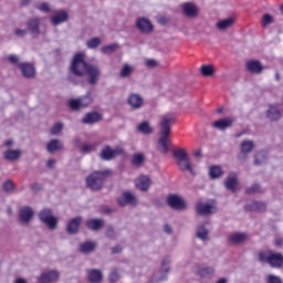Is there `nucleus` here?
<instances>
[{"mask_svg": "<svg viewBox=\"0 0 283 283\" xmlns=\"http://www.w3.org/2000/svg\"><path fill=\"white\" fill-rule=\"evenodd\" d=\"M87 275H88V282L91 283L103 282V272H101V270H90Z\"/></svg>", "mask_w": 283, "mask_h": 283, "instance_id": "25", "label": "nucleus"}, {"mask_svg": "<svg viewBox=\"0 0 283 283\" xmlns=\"http://www.w3.org/2000/svg\"><path fill=\"white\" fill-rule=\"evenodd\" d=\"M177 165L180 171H189L190 174H193V168H191V161L189 160V157L178 160Z\"/></svg>", "mask_w": 283, "mask_h": 283, "instance_id": "29", "label": "nucleus"}, {"mask_svg": "<svg viewBox=\"0 0 283 283\" xmlns=\"http://www.w3.org/2000/svg\"><path fill=\"white\" fill-rule=\"evenodd\" d=\"M28 30L32 36H39L41 33L39 27L41 25V20L39 18H32L28 21Z\"/></svg>", "mask_w": 283, "mask_h": 283, "instance_id": "18", "label": "nucleus"}, {"mask_svg": "<svg viewBox=\"0 0 283 283\" xmlns=\"http://www.w3.org/2000/svg\"><path fill=\"white\" fill-rule=\"evenodd\" d=\"M108 174L109 171L92 172L88 177H86V187L92 189V191H98V189H103V185H105V180L107 179Z\"/></svg>", "mask_w": 283, "mask_h": 283, "instance_id": "3", "label": "nucleus"}, {"mask_svg": "<svg viewBox=\"0 0 283 283\" xmlns=\"http://www.w3.org/2000/svg\"><path fill=\"white\" fill-rule=\"evenodd\" d=\"M98 120H101V114L93 112L86 114V116L82 119V123L85 125H92L94 123H98Z\"/></svg>", "mask_w": 283, "mask_h": 283, "instance_id": "28", "label": "nucleus"}, {"mask_svg": "<svg viewBox=\"0 0 283 283\" xmlns=\"http://www.w3.org/2000/svg\"><path fill=\"white\" fill-rule=\"evenodd\" d=\"M222 167L220 166H212L210 167L209 175L210 178H220L222 176Z\"/></svg>", "mask_w": 283, "mask_h": 283, "instance_id": "39", "label": "nucleus"}, {"mask_svg": "<svg viewBox=\"0 0 283 283\" xmlns=\"http://www.w3.org/2000/svg\"><path fill=\"white\" fill-rule=\"evenodd\" d=\"M19 218H20V222H22L23 224H28V222H30V220L34 218V210H32V208L30 207H24L20 209Z\"/></svg>", "mask_w": 283, "mask_h": 283, "instance_id": "15", "label": "nucleus"}, {"mask_svg": "<svg viewBox=\"0 0 283 283\" xmlns=\"http://www.w3.org/2000/svg\"><path fill=\"white\" fill-rule=\"evenodd\" d=\"M266 283H282V279L280 276L270 274L268 275Z\"/></svg>", "mask_w": 283, "mask_h": 283, "instance_id": "51", "label": "nucleus"}, {"mask_svg": "<svg viewBox=\"0 0 283 283\" xmlns=\"http://www.w3.org/2000/svg\"><path fill=\"white\" fill-rule=\"evenodd\" d=\"M116 50H118V44L114 43L102 46L101 52H103V54H112L113 52H116Z\"/></svg>", "mask_w": 283, "mask_h": 283, "instance_id": "41", "label": "nucleus"}, {"mask_svg": "<svg viewBox=\"0 0 283 283\" xmlns=\"http://www.w3.org/2000/svg\"><path fill=\"white\" fill-rule=\"evenodd\" d=\"M199 275H201V277H209V275H213V269L203 268L199 271Z\"/></svg>", "mask_w": 283, "mask_h": 283, "instance_id": "48", "label": "nucleus"}, {"mask_svg": "<svg viewBox=\"0 0 283 283\" xmlns=\"http://www.w3.org/2000/svg\"><path fill=\"white\" fill-rule=\"evenodd\" d=\"M264 205L262 202L253 201L251 205H247V211H262Z\"/></svg>", "mask_w": 283, "mask_h": 283, "instance_id": "40", "label": "nucleus"}, {"mask_svg": "<svg viewBox=\"0 0 283 283\" xmlns=\"http://www.w3.org/2000/svg\"><path fill=\"white\" fill-rule=\"evenodd\" d=\"M59 276H60L59 271H55V270L44 271L38 277V283H54V282H59Z\"/></svg>", "mask_w": 283, "mask_h": 283, "instance_id": "7", "label": "nucleus"}, {"mask_svg": "<svg viewBox=\"0 0 283 283\" xmlns=\"http://www.w3.org/2000/svg\"><path fill=\"white\" fill-rule=\"evenodd\" d=\"M196 210L199 216H209L210 213H216V207L205 202H198Z\"/></svg>", "mask_w": 283, "mask_h": 283, "instance_id": "13", "label": "nucleus"}, {"mask_svg": "<svg viewBox=\"0 0 283 283\" xmlns=\"http://www.w3.org/2000/svg\"><path fill=\"white\" fill-rule=\"evenodd\" d=\"M247 191H248V193H258V191H260V186L253 185Z\"/></svg>", "mask_w": 283, "mask_h": 283, "instance_id": "57", "label": "nucleus"}, {"mask_svg": "<svg viewBox=\"0 0 283 283\" xmlns=\"http://www.w3.org/2000/svg\"><path fill=\"white\" fill-rule=\"evenodd\" d=\"M120 154H123V148L112 149V147L105 146L102 149L101 158H102V160H112V158H114Z\"/></svg>", "mask_w": 283, "mask_h": 283, "instance_id": "10", "label": "nucleus"}, {"mask_svg": "<svg viewBox=\"0 0 283 283\" xmlns=\"http://www.w3.org/2000/svg\"><path fill=\"white\" fill-rule=\"evenodd\" d=\"M266 160V154L264 153H259L256 156H255V165H262V163H264Z\"/></svg>", "mask_w": 283, "mask_h": 283, "instance_id": "50", "label": "nucleus"}, {"mask_svg": "<svg viewBox=\"0 0 283 283\" xmlns=\"http://www.w3.org/2000/svg\"><path fill=\"white\" fill-rule=\"evenodd\" d=\"M268 118H270V120H280V118H282V109L280 106H270L268 109Z\"/></svg>", "mask_w": 283, "mask_h": 283, "instance_id": "24", "label": "nucleus"}, {"mask_svg": "<svg viewBox=\"0 0 283 283\" xmlns=\"http://www.w3.org/2000/svg\"><path fill=\"white\" fill-rule=\"evenodd\" d=\"M117 202H118L119 207H127V205H130V207H136V205H138V199L132 192H124L117 199Z\"/></svg>", "mask_w": 283, "mask_h": 283, "instance_id": "8", "label": "nucleus"}, {"mask_svg": "<svg viewBox=\"0 0 283 283\" xmlns=\"http://www.w3.org/2000/svg\"><path fill=\"white\" fill-rule=\"evenodd\" d=\"M14 34H15V36H25V34H28V30H25V29H15Z\"/></svg>", "mask_w": 283, "mask_h": 283, "instance_id": "56", "label": "nucleus"}, {"mask_svg": "<svg viewBox=\"0 0 283 283\" xmlns=\"http://www.w3.org/2000/svg\"><path fill=\"white\" fill-rule=\"evenodd\" d=\"M164 231H165L166 233H171V226L166 224V226L164 227Z\"/></svg>", "mask_w": 283, "mask_h": 283, "instance_id": "62", "label": "nucleus"}, {"mask_svg": "<svg viewBox=\"0 0 283 283\" xmlns=\"http://www.w3.org/2000/svg\"><path fill=\"white\" fill-rule=\"evenodd\" d=\"M271 23H273V15L265 13L262 18L263 28H268V25H271Z\"/></svg>", "mask_w": 283, "mask_h": 283, "instance_id": "47", "label": "nucleus"}, {"mask_svg": "<svg viewBox=\"0 0 283 283\" xmlns=\"http://www.w3.org/2000/svg\"><path fill=\"white\" fill-rule=\"evenodd\" d=\"M145 65L147 67H156V65H158V62L156 60H154V59H147L145 61Z\"/></svg>", "mask_w": 283, "mask_h": 283, "instance_id": "53", "label": "nucleus"}, {"mask_svg": "<svg viewBox=\"0 0 283 283\" xmlns=\"http://www.w3.org/2000/svg\"><path fill=\"white\" fill-rule=\"evenodd\" d=\"M101 45V38H93L91 40H88L86 42V46L90 49V50H94L96 49L97 46Z\"/></svg>", "mask_w": 283, "mask_h": 283, "instance_id": "44", "label": "nucleus"}, {"mask_svg": "<svg viewBox=\"0 0 283 283\" xmlns=\"http://www.w3.org/2000/svg\"><path fill=\"white\" fill-rule=\"evenodd\" d=\"M128 105H130L133 109H140V107H143V97L138 94H130L128 96Z\"/></svg>", "mask_w": 283, "mask_h": 283, "instance_id": "22", "label": "nucleus"}, {"mask_svg": "<svg viewBox=\"0 0 283 283\" xmlns=\"http://www.w3.org/2000/svg\"><path fill=\"white\" fill-rule=\"evenodd\" d=\"M260 262H269L270 266L280 269L283 265V256L280 253H273L271 251L259 252Z\"/></svg>", "mask_w": 283, "mask_h": 283, "instance_id": "4", "label": "nucleus"}, {"mask_svg": "<svg viewBox=\"0 0 283 283\" xmlns=\"http://www.w3.org/2000/svg\"><path fill=\"white\" fill-rule=\"evenodd\" d=\"M133 72H135V67H134V65H130V64H124L123 66H122V70H120V72H119V76L122 77V78H129V75L133 73Z\"/></svg>", "mask_w": 283, "mask_h": 283, "instance_id": "32", "label": "nucleus"}, {"mask_svg": "<svg viewBox=\"0 0 283 283\" xmlns=\"http://www.w3.org/2000/svg\"><path fill=\"white\" fill-rule=\"evenodd\" d=\"M197 238L202 240V242L209 240V230H207L205 227L198 228Z\"/></svg>", "mask_w": 283, "mask_h": 283, "instance_id": "37", "label": "nucleus"}, {"mask_svg": "<svg viewBox=\"0 0 283 283\" xmlns=\"http://www.w3.org/2000/svg\"><path fill=\"white\" fill-rule=\"evenodd\" d=\"M136 25L140 32L149 34V32L154 31V25L147 18H139L136 22Z\"/></svg>", "mask_w": 283, "mask_h": 283, "instance_id": "14", "label": "nucleus"}, {"mask_svg": "<svg viewBox=\"0 0 283 283\" xmlns=\"http://www.w3.org/2000/svg\"><path fill=\"white\" fill-rule=\"evenodd\" d=\"M106 235H107V238H112V235H114V228L109 227V228L106 230Z\"/></svg>", "mask_w": 283, "mask_h": 283, "instance_id": "60", "label": "nucleus"}, {"mask_svg": "<svg viewBox=\"0 0 283 283\" xmlns=\"http://www.w3.org/2000/svg\"><path fill=\"white\" fill-rule=\"evenodd\" d=\"M94 103V96H92V92H87L86 95L73 98L69 101V106L71 109H81V107H87Z\"/></svg>", "mask_w": 283, "mask_h": 283, "instance_id": "6", "label": "nucleus"}, {"mask_svg": "<svg viewBox=\"0 0 283 283\" xmlns=\"http://www.w3.org/2000/svg\"><path fill=\"white\" fill-rule=\"evenodd\" d=\"M8 62L12 63L13 65H17V63H19V56H17V55H9L8 56Z\"/></svg>", "mask_w": 283, "mask_h": 283, "instance_id": "58", "label": "nucleus"}, {"mask_svg": "<svg viewBox=\"0 0 283 283\" xmlns=\"http://www.w3.org/2000/svg\"><path fill=\"white\" fill-rule=\"evenodd\" d=\"M19 67L22 76H24L25 78H32L34 74H36L34 65H32L31 63H20Z\"/></svg>", "mask_w": 283, "mask_h": 283, "instance_id": "17", "label": "nucleus"}, {"mask_svg": "<svg viewBox=\"0 0 283 283\" xmlns=\"http://www.w3.org/2000/svg\"><path fill=\"white\" fill-rule=\"evenodd\" d=\"M181 8L185 17H188L189 19H193L198 17V12H199L198 7L192 2H186L182 4Z\"/></svg>", "mask_w": 283, "mask_h": 283, "instance_id": "12", "label": "nucleus"}, {"mask_svg": "<svg viewBox=\"0 0 283 283\" xmlns=\"http://www.w3.org/2000/svg\"><path fill=\"white\" fill-rule=\"evenodd\" d=\"M113 253H120L123 251V248L120 245H116L115 248L112 249Z\"/></svg>", "mask_w": 283, "mask_h": 283, "instance_id": "61", "label": "nucleus"}, {"mask_svg": "<svg viewBox=\"0 0 283 283\" xmlns=\"http://www.w3.org/2000/svg\"><path fill=\"white\" fill-rule=\"evenodd\" d=\"M61 132H63V123H56L55 125H53V127L51 128V134L53 136H59V134H61Z\"/></svg>", "mask_w": 283, "mask_h": 283, "instance_id": "46", "label": "nucleus"}, {"mask_svg": "<svg viewBox=\"0 0 283 283\" xmlns=\"http://www.w3.org/2000/svg\"><path fill=\"white\" fill-rule=\"evenodd\" d=\"M135 186L139 191H148L151 187V179L147 175H142L135 180Z\"/></svg>", "mask_w": 283, "mask_h": 283, "instance_id": "11", "label": "nucleus"}, {"mask_svg": "<svg viewBox=\"0 0 283 283\" xmlns=\"http://www.w3.org/2000/svg\"><path fill=\"white\" fill-rule=\"evenodd\" d=\"M103 224L104 222L101 219H92L86 222V227L91 229V231H98Z\"/></svg>", "mask_w": 283, "mask_h": 283, "instance_id": "33", "label": "nucleus"}, {"mask_svg": "<svg viewBox=\"0 0 283 283\" xmlns=\"http://www.w3.org/2000/svg\"><path fill=\"white\" fill-rule=\"evenodd\" d=\"M132 163H133V165L140 167V165H143V163H145V155L144 154L134 155Z\"/></svg>", "mask_w": 283, "mask_h": 283, "instance_id": "45", "label": "nucleus"}, {"mask_svg": "<svg viewBox=\"0 0 283 283\" xmlns=\"http://www.w3.org/2000/svg\"><path fill=\"white\" fill-rule=\"evenodd\" d=\"M174 156L178 160H185L186 158H189V155H187V151L182 148H179V149L175 150Z\"/></svg>", "mask_w": 283, "mask_h": 283, "instance_id": "43", "label": "nucleus"}, {"mask_svg": "<svg viewBox=\"0 0 283 283\" xmlns=\"http://www.w3.org/2000/svg\"><path fill=\"white\" fill-rule=\"evenodd\" d=\"M200 72L202 76H213L216 69L212 65H202Z\"/></svg>", "mask_w": 283, "mask_h": 283, "instance_id": "38", "label": "nucleus"}, {"mask_svg": "<svg viewBox=\"0 0 283 283\" xmlns=\"http://www.w3.org/2000/svg\"><path fill=\"white\" fill-rule=\"evenodd\" d=\"M245 67L251 74H262V71L264 70V66H262V63L258 60L248 61Z\"/></svg>", "mask_w": 283, "mask_h": 283, "instance_id": "16", "label": "nucleus"}, {"mask_svg": "<svg viewBox=\"0 0 283 283\" xmlns=\"http://www.w3.org/2000/svg\"><path fill=\"white\" fill-rule=\"evenodd\" d=\"M61 149H63V142L59 139H53L46 145V151H49V154H54V151H61Z\"/></svg>", "mask_w": 283, "mask_h": 283, "instance_id": "23", "label": "nucleus"}, {"mask_svg": "<svg viewBox=\"0 0 283 283\" xmlns=\"http://www.w3.org/2000/svg\"><path fill=\"white\" fill-rule=\"evenodd\" d=\"M81 217L72 219L66 227L67 233H76V231H78V227L81 226Z\"/></svg>", "mask_w": 283, "mask_h": 283, "instance_id": "27", "label": "nucleus"}, {"mask_svg": "<svg viewBox=\"0 0 283 283\" xmlns=\"http://www.w3.org/2000/svg\"><path fill=\"white\" fill-rule=\"evenodd\" d=\"M38 10L41 12H50V4L43 2L38 7Z\"/></svg>", "mask_w": 283, "mask_h": 283, "instance_id": "55", "label": "nucleus"}, {"mask_svg": "<svg viewBox=\"0 0 283 283\" xmlns=\"http://www.w3.org/2000/svg\"><path fill=\"white\" fill-rule=\"evenodd\" d=\"M15 283H28V282H25L24 279H17V280H15Z\"/></svg>", "mask_w": 283, "mask_h": 283, "instance_id": "63", "label": "nucleus"}, {"mask_svg": "<svg viewBox=\"0 0 283 283\" xmlns=\"http://www.w3.org/2000/svg\"><path fill=\"white\" fill-rule=\"evenodd\" d=\"M234 120L235 119H233V118H222V119L216 120L212 124V127H214V129L224 130V129L231 127V125H233Z\"/></svg>", "mask_w": 283, "mask_h": 283, "instance_id": "21", "label": "nucleus"}, {"mask_svg": "<svg viewBox=\"0 0 283 283\" xmlns=\"http://www.w3.org/2000/svg\"><path fill=\"white\" fill-rule=\"evenodd\" d=\"M40 221L43 222L50 229L51 231H54L56 229V226L59 224V219L52 214L51 209H43L39 213Z\"/></svg>", "mask_w": 283, "mask_h": 283, "instance_id": "5", "label": "nucleus"}, {"mask_svg": "<svg viewBox=\"0 0 283 283\" xmlns=\"http://www.w3.org/2000/svg\"><path fill=\"white\" fill-rule=\"evenodd\" d=\"M224 185L228 191H235L238 189V175H235V172H231L227 177Z\"/></svg>", "mask_w": 283, "mask_h": 283, "instance_id": "19", "label": "nucleus"}, {"mask_svg": "<svg viewBox=\"0 0 283 283\" xmlns=\"http://www.w3.org/2000/svg\"><path fill=\"white\" fill-rule=\"evenodd\" d=\"M4 191H12L14 189V184L12 181H6L3 184Z\"/></svg>", "mask_w": 283, "mask_h": 283, "instance_id": "52", "label": "nucleus"}, {"mask_svg": "<svg viewBox=\"0 0 283 283\" xmlns=\"http://www.w3.org/2000/svg\"><path fill=\"white\" fill-rule=\"evenodd\" d=\"M167 202L169 207H171V209H177L178 211L182 209H187V203L179 196H176V195L169 196L167 199Z\"/></svg>", "mask_w": 283, "mask_h": 283, "instance_id": "9", "label": "nucleus"}, {"mask_svg": "<svg viewBox=\"0 0 283 283\" xmlns=\"http://www.w3.org/2000/svg\"><path fill=\"white\" fill-rule=\"evenodd\" d=\"M4 158L10 161L19 160L21 158V151L19 149H9L4 153Z\"/></svg>", "mask_w": 283, "mask_h": 283, "instance_id": "31", "label": "nucleus"}, {"mask_svg": "<svg viewBox=\"0 0 283 283\" xmlns=\"http://www.w3.org/2000/svg\"><path fill=\"white\" fill-rule=\"evenodd\" d=\"M233 23H235V20L233 18H227L217 22L216 28L217 30L224 31L229 30V28H231Z\"/></svg>", "mask_w": 283, "mask_h": 283, "instance_id": "26", "label": "nucleus"}, {"mask_svg": "<svg viewBox=\"0 0 283 283\" xmlns=\"http://www.w3.org/2000/svg\"><path fill=\"white\" fill-rule=\"evenodd\" d=\"M217 283H227V279L222 277L217 281Z\"/></svg>", "mask_w": 283, "mask_h": 283, "instance_id": "64", "label": "nucleus"}, {"mask_svg": "<svg viewBox=\"0 0 283 283\" xmlns=\"http://www.w3.org/2000/svg\"><path fill=\"white\" fill-rule=\"evenodd\" d=\"M67 21V13L63 10L56 11L55 14L51 18L52 25H61Z\"/></svg>", "mask_w": 283, "mask_h": 283, "instance_id": "20", "label": "nucleus"}, {"mask_svg": "<svg viewBox=\"0 0 283 283\" xmlns=\"http://www.w3.org/2000/svg\"><path fill=\"white\" fill-rule=\"evenodd\" d=\"M176 123V117L174 115H164L159 123L160 137L158 140L159 151L161 154H167L169 151V135L171 134V125Z\"/></svg>", "mask_w": 283, "mask_h": 283, "instance_id": "2", "label": "nucleus"}, {"mask_svg": "<svg viewBox=\"0 0 283 283\" xmlns=\"http://www.w3.org/2000/svg\"><path fill=\"white\" fill-rule=\"evenodd\" d=\"M247 240L245 233H234L230 235V241H232L233 244H240V242H244Z\"/></svg>", "mask_w": 283, "mask_h": 283, "instance_id": "36", "label": "nucleus"}, {"mask_svg": "<svg viewBox=\"0 0 283 283\" xmlns=\"http://www.w3.org/2000/svg\"><path fill=\"white\" fill-rule=\"evenodd\" d=\"M71 72L76 76H87L88 85H96L101 78V69L85 62V53H77L73 57Z\"/></svg>", "mask_w": 283, "mask_h": 283, "instance_id": "1", "label": "nucleus"}, {"mask_svg": "<svg viewBox=\"0 0 283 283\" xmlns=\"http://www.w3.org/2000/svg\"><path fill=\"white\" fill-rule=\"evenodd\" d=\"M170 264H171V256H165L161 260V266H160L159 273L161 275H167V273H169V271L171 270Z\"/></svg>", "mask_w": 283, "mask_h": 283, "instance_id": "30", "label": "nucleus"}, {"mask_svg": "<svg viewBox=\"0 0 283 283\" xmlns=\"http://www.w3.org/2000/svg\"><path fill=\"white\" fill-rule=\"evenodd\" d=\"M253 147H255L253 140H243L241 143V154H251V151H253Z\"/></svg>", "mask_w": 283, "mask_h": 283, "instance_id": "34", "label": "nucleus"}, {"mask_svg": "<svg viewBox=\"0 0 283 283\" xmlns=\"http://www.w3.org/2000/svg\"><path fill=\"white\" fill-rule=\"evenodd\" d=\"M94 149H96L95 144H85L82 146L83 154H90V151H94Z\"/></svg>", "mask_w": 283, "mask_h": 283, "instance_id": "49", "label": "nucleus"}, {"mask_svg": "<svg viewBox=\"0 0 283 283\" xmlns=\"http://www.w3.org/2000/svg\"><path fill=\"white\" fill-rule=\"evenodd\" d=\"M118 272H116V271H113V272H111V274H109V282H112V283H115V282H118Z\"/></svg>", "mask_w": 283, "mask_h": 283, "instance_id": "54", "label": "nucleus"}, {"mask_svg": "<svg viewBox=\"0 0 283 283\" xmlns=\"http://www.w3.org/2000/svg\"><path fill=\"white\" fill-rule=\"evenodd\" d=\"M94 249H96V243H94L92 241L84 242L80 245V251L82 253H92V251H94Z\"/></svg>", "mask_w": 283, "mask_h": 283, "instance_id": "35", "label": "nucleus"}, {"mask_svg": "<svg viewBox=\"0 0 283 283\" xmlns=\"http://www.w3.org/2000/svg\"><path fill=\"white\" fill-rule=\"evenodd\" d=\"M56 165V159H49L48 161H46V167L49 168V169H54V166Z\"/></svg>", "mask_w": 283, "mask_h": 283, "instance_id": "59", "label": "nucleus"}, {"mask_svg": "<svg viewBox=\"0 0 283 283\" xmlns=\"http://www.w3.org/2000/svg\"><path fill=\"white\" fill-rule=\"evenodd\" d=\"M138 132L142 134H151V126H149V123L143 122L137 126Z\"/></svg>", "mask_w": 283, "mask_h": 283, "instance_id": "42", "label": "nucleus"}]
</instances>
